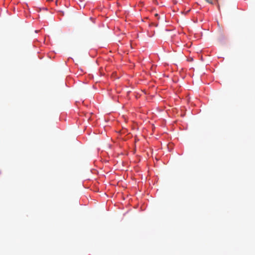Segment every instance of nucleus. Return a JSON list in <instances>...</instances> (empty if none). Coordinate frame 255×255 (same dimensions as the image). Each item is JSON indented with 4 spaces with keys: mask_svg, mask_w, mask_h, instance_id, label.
<instances>
[{
    "mask_svg": "<svg viewBox=\"0 0 255 255\" xmlns=\"http://www.w3.org/2000/svg\"><path fill=\"white\" fill-rule=\"evenodd\" d=\"M207 2H208L209 3H210V4H214V2L213 1H212V0H205Z\"/></svg>",
    "mask_w": 255,
    "mask_h": 255,
    "instance_id": "1",
    "label": "nucleus"
},
{
    "mask_svg": "<svg viewBox=\"0 0 255 255\" xmlns=\"http://www.w3.org/2000/svg\"><path fill=\"white\" fill-rule=\"evenodd\" d=\"M215 1H216V4L218 5V9H220V5H219V2H218V0H215Z\"/></svg>",
    "mask_w": 255,
    "mask_h": 255,
    "instance_id": "2",
    "label": "nucleus"
},
{
    "mask_svg": "<svg viewBox=\"0 0 255 255\" xmlns=\"http://www.w3.org/2000/svg\"><path fill=\"white\" fill-rule=\"evenodd\" d=\"M155 16H156V17H158V14H157V13H156V14H155Z\"/></svg>",
    "mask_w": 255,
    "mask_h": 255,
    "instance_id": "3",
    "label": "nucleus"
}]
</instances>
